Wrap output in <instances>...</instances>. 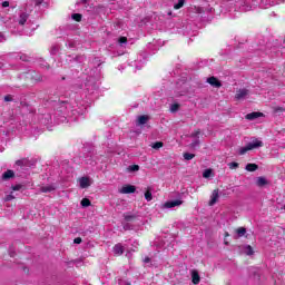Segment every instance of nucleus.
Listing matches in <instances>:
<instances>
[{
	"label": "nucleus",
	"instance_id": "41",
	"mask_svg": "<svg viewBox=\"0 0 285 285\" xmlns=\"http://www.w3.org/2000/svg\"><path fill=\"white\" fill-rule=\"evenodd\" d=\"M285 111V108L284 107H276L274 109V112H284Z\"/></svg>",
	"mask_w": 285,
	"mask_h": 285
},
{
	"label": "nucleus",
	"instance_id": "42",
	"mask_svg": "<svg viewBox=\"0 0 285 285\" xmlns=\"http://www.w3.org/2000/svg\"><path fill=\"white\" fill-rule=\"evenodd\" d=\"M40 66H41V68H50V65L47 63V62L43 61V60L40 62Z\"/></svg>",
	"mask_w": 285,
	"mask_h": 285
},
{
	"label": "nucleus",
	"instance_id": "47",
	"mask_svg": "<svg viewBox=\"0 0 285 285\" xmlns=\"http://www.w3.org/2000/svg\"><path fill=\"white\" fill-rule=\"evenodd\" d=\"M149 262H150V257H145L144 263L149 264Z\"/></svg>",
	"mask_w": 285,
	"mask_h": 285
},
{
	"label": "nucleus",
	"instance_id": "40",
	"mask_svg": "<svg viewBox=\"0 0 285 285\" xmlns=\"http://www.w3.org/2000/svg\"><path fill=\"white\" fill-rule=\"evenodd\" d=\"M124 230H132V225H130L129 223L125 224Z\"/></svg>",
	"mask_w": 285,
	"mask_h": 285
},
{
	"label": "nucleus",
	"instance_id": "36",
	"mask_svg": "<svg viewBox=\"0 0 285 285\" xmlns=\"http://www.w3.org/2000/svg\"><path fill=\"white\" fill-rule=\"evenodd\" d=\"M245 253H246V255H253V247L250 245H247L245 247Z\"/></svg>",
	"mask_w": 285,
	"mask_h": 285
},
{
	"label": "nucleus",
	"instance_id": "22",
	"mask_svg": "<svg viewBox=\"0 0 285 285\" xmlns=\"http://www.w3.org/2000/svg\"><path fill=\"white\" fill-rule=\"evenodd\" d=\"M11 190H26V185L18 184V185L11 186Z\"/></svg>",
	"mask_w": 285,
	"mask_h": 285
},
{
	"label": "nucleus",
	"instance_id": "38",
	"mask_svg": "<svg viewBox=\"0 0 285 285\" xmlns=\"http://www.w3.org/2000/svg\"><path fill=\"white\" fill-rule=\"evenodd\" d=\"M14 199V196L12 194H9L4 197V202H12Z\"/></svg>",
	"mask_w": 285,
	"mask_h": 285
},
{
	"label": "nucleus",
	"instance_id": "49",
	"mask_svg": "<svg viewBox=\"0 0 285 285\" xmlns=\"http://www.w3.org/2000/svg\"><path fill=\"white\" fill-rule=\"evenodd\" d=\"M95 61H96V63H98V61H99V58H95Z\"/></svg>",
	"mask_w": 285,
	"mask_h": 285
},
{
	"label": "nucleus",
	"instance_id": "48",
	"mask_svg": "<svg viewBox=\"0 0 285 285\" xmlns=\"http://www.w3.org/2000/svg\"><path fill=\"white\" fill-rule=\"evenodd\" d=\"M60 121H66V116H63V117L60 119Z\"/></svg>",
	"mask_w": 285,
	"mask_h": 285
},
{
	"label": "nucleus",
	"instance_id": "4",
	"mask_svg": "<svg viewBox=\"0 0 285 285\" xmlns=\"http://www.w3.org/2000/svg\"><path fill=\"white\" fill-rule=\"evenodd\" d=\"M27 79H31V81L41 82V81H43V76H41L37 71H30L27 73Z\"/></svg>",
	"mask_w": 285,
	"mask_h": 285
},
{
	"label": "nucleus",
	"instance_id": "24",
	"mask_svg": "<svg viewBox=\"0 0 285 285\" xmlns=\"http://www.w3.org/2000/svg\"><path fill=\"white\" fill-rule=\"evenodd\" d=\"M184 3H186V0H178V3L174 6L175 10H180V8H184Z\"/></svg>",
	"mask_w": 285,
	"mask_h": 285
},
{
	"label": "nucleus",
	"instance_id": "55",
	"mask_svg": "<svg viewBox=\"0 0 285 285\" xmlns=\"http://www.w3.org/2000/svg\"><path fill=\"white\" fill-rule=\"evenodd\" d=\"M6 40V38H3V40H1V41H4Z\"/></svg>",
	"mask_w": 285,
	"mask_h": 285
},
{
	"label": "nucleus",
	"instance_id": "50",
	"mask_svg": "<svg viewBox=\"0 0 285 285\" xmlns=\"http://www.w3.org/2000/svg\"><path fill=\"white\" fill-rule=\"evenodd\" d=\"M0 153H3V147L0 146Z\"/></svg>",
	"mask_w": 285,
	"mask_h": 285
},
{
	"label": "nucleus",
	"instance_id": "3",
	"mask_svg": "<svg viewBox=\"0 0 285 285\" xmlns=\"http://www.w3.org/2000/svg\"><path fill=\"white\" fill-rule=\"evenodd\" d=\"M248 95H250V91L246 88L238 89L235 95V99L237 101H242L244 99H248Z\"/></svg>",
	"mask_w": 285,
	"mask_h": 285
},
{
	"label": "nucleus",
	"instance_id": "8",
	"mask_svg": "<svg viewBox=\"0 0 285 285\" xmlns=\"http://www.w3.org/2000/svg\"><path fill=\"white\" fill-rule=\"evenodd\" d=\"M219 199V189H214L210 196L209 206H215Z\"/></svg>",
	"mask_w": 285,
	"mask_h": 285
},
{
	"label": "nucleus",
	"instance_id": "34",
	"mask_svg": "<svg viewBox=\"0 0 285 285\" xmlns=\"http://www.w3.org/2000/svg\"><path fill=\"white\" fill-rule=\"evenodd\" d=\"M179 110V104H174L170 106V112H177Z\"/></svg>",
	"mask_w": 285,
	"mask_h": 285
},
{
	"label": "nucleus",
	"instance_id": "30",
	"mask_svg": "<svg viewBox=\"0 0 285 285\" xmlns=\"http://www.w3.org/2000/svg\"><path fill=\"white\" fill-rule=\"evenodd\" d=\"M73 61H78V63H83V61H86V57L85 56H76L73 58Z\"/></svg>",
	"mask_w": 285,
	"mask_h": 285
},
{
	"label": "nucleus",
	"instance_id": "19",
	"mask_svg": "<svg viewBox=\"0 0 285 285\" xmlns=\"http://www.w3.org/2000/svg\"><path fill=\"white\" fill-rule=\"evenodd\" d=\"M125 222H135L137 219V215L135 214H124Z\"/></svg>",
	"mask_w": 285,
	"mask_h": 285
},
{
	"label": "nucleus",
	"instance_id": "46",
	"mask_svg": "<svg viewBox=\"0 0 285 285\" xmlns=\"http://www.w3.org/2000/svg\"><path fill=\"white\" fill-rule=\"evenodd\" d=\"M16 58H19L20 61H28V59H26V56H17Z\"/></svg>",
	"mask_w": 285,
	"mask_h": 285
},
{
	"label": "nucleus",
	"instance_id": "14",
	"mask_svg": "<svg viewBox=\"0 0 285 285\" xmlns=\"http://www.w3.org/2000/svg\"><path fill=\"white\" fill-rule=\"evenodd\" d=\"M80 188H88L90 187V179L88 177H81L79 179Z\"/></svg>",
	"mask_w": 285,
	"mask_h": 285
},
{
	"label": "nucleus",
	"instance_id": "12",
	"mask_svg": "<svg viewBox=\"0 0 285 285\" xmlns=\"http://www.w3.org/2000/svg\"><path fill=\"white\" fill-rule=\"evenodd\" d=\"M29 18H30V14H28L26 12L20 13L19 19H18L19 26H26V21H28Z\"/></svg>",
	"mask_w": 285,
	"mask_h": 285
},
{
	"label": "nucleus",
	"instance_id": "52",
	"mask_svg": "<svg viewBox=\"0 0 285 285\" xmlns=\"http://www.w3.org/2000/svg\"><path fill=\"white\" fill-rule=\"evenodd\" d=\"M0 68H3V63L2 62H0Z\"/></svg>",
	"mask_w": 285,
	"mask_h": 285
},
{
	"label": "nucleus",
	"instance_id": "11",
	"mask_svg": "<svg viewBox=\"0 0 285 285\" xmlns=\"http://www.w3.org/2000/svg\"><path fill=\"white\" fill-rule=\"evenodd\" d=\"M14 177V171L12 169H8L1 176L2 181H8V179H12Z\"/></svg>",
	"mask_w": 285,
	"mask_h": 285
},
{
	"label": "nucleus",
	"instance_id": "16",
	"mask_svg": "<svg viewBox=\"0 0 285 285\" xmlns=\"http://www.w3.org/2000/svg\"><path fill=\"white\" fill-rule=\"evenodd\" d=\"M191 282L193 284H199L202 282V278L199 277V273L197 271L191 272Z\"/></svg>",
	"mask_w": 285,
	"mask_h": 285
},
{
	"label": "nucleus",
	"instance_id": "35",
	"mask_svg": "<svg viewBox=\"0 0 285 285\" xmlns=\"http://www.w3.org/2000/svg\"><path fill=\"white\" fill-rule=\"evenodd\" d=\"M199 144H200L199 138H196V140H194V141L189 145V147H190V148H197V146H199Z\"/></svg>",
	"mask_w": 285,
	"mask_h": 285
},
{
	"label": "nucleus",
	"instance_id": "23",
	"mask_svg": "<svg viewBox=\"0 0 285 285\" xmlns=\"http://www.w3.org/2000/svg\"><path fill=\"white\" fill-rule=\"evenodd\" d=\"M145 199L146 202H153V191H150V188L145 193Z\"/></svg>",
	"mask_w": 285,
	"mask_h": 285
},
{
	"label": "nucleus",
	"instance_id": "9",
	"mask_svg": "<svg viewBox=\"0 0 285 285\" xmlns=\"http://www.w3.org/2000/svg\"><path fill=\"white\" fill-rule=\"evenodd\" d=\"M207 83L213 86V88H222V82L216 77L207 78Z\"/></svg>",
	"mask_w": 285,
	"mask_h": 285
},
{
	"label": "nucleus",
	"instance_id": "21",
	"mask_svg": "<svg viewBox=\"0 0 285 285\" xmlns=\"http://www.w3.org/2000/svg\"><path fill=\"white\" fill-rule=\"evenodd\" d=\"M183 157L186 161H190V159H195V154L185 153Z\"/></svg>",
	"mask_w": 285,
	"mask_h": 285
},
{
	"label": "nucleus",
	"instance_id": "33",
	"mask_svg": "<svg viewBox=\"0 0 285 285\" xmlns=\"http://www.w3.org/2000/svg\"><path fill=\"white\" fill-rule=\"evenodd\" d=\"M81 14L80 13H73L72 16H71V19H73V21H81Z\"/></svg>",
	"mask_w": 285,
	"mask_h": 285
},
{
	"label": "nucleus",
	"instance_id": "10",
	"mask_svg": "<svg viewBox=\"0 0 285 285\" xmlns=\"http://www.w3.org/2000/svg\"><path fill=\"white\" fill-rule=\"evenodd\" d=\"M256 186H258V188H264V186H268V179H266V177L264 176L257 177Z\"/></svg>",
	"mask_w": 285,
	"mask_h": 285
},
{
	"label": "nucleus",
	"instance_id": "7",
	"mask_svg": "<svg viewBox=\"0 0 285 285\" xmlns=\"http://www.w3.org/2000/svg\"><path fill=\"white\" fill-rule=\"evenodd\" d=\"M264 114L259 112V111H254L250 114H247L245 116V119H247L248 121H255V119H259V117H263Z\"/></svg>",
	"mask_w": 285,
	"mask_h": 285
},
{
	"label": "nucleus",
	"instance_id": "29",
	"mask_svg": "<svg viewBox=\"0 0 285 285\" xmlns=\"http://www.w3.org/2000/svg\"><path fill=\"white\" fill-rule=\"evenodd\" d=\"M118 43H119V46H126V43H128V38H126V37H120V38L118 39Z\"/></svg>",
	"mask_w": 285,
	"mask_h": 285
},
{
	"label": "nucleus",
	"instance_id": "44",
	"mask_svg": "<svg viewBox=\"0 0 285 285\" xmlns=\"http://www.w3.org/2000/svg\"><path fill=\"white\" fill-rule=\"evenodd\" d=\"M81 237H77L73 239V244H81Z\"/></svg>",
	"mask_w": 285,
	"mask_h": 285
},
{
	"label": "nucleus",
	"instance_id": "1",
	"mask_svg": "<svg viewBox=\"0 0 285 285\" xmlns=\"http://www.w3.org/2000/svg\"><path fill=\"white\" fill-rule=\"evenodd\" d=\"M262 146H264V142L262 140L254 139L253 141L248 142L247 146L240 147L238 149V155H246L248 150H255L257 148H262Z\"/></svg>",
	"mask_w": 285,
	"mask_h": 285
},
{
	"label": "nucleus",
	"instance_id": "5",
	"mask_svg": "<svg viewBox=\"0 0 285 285\" xmlns=\"http://www.w3.org/2000/svg\"><path fill=\"white\" fill-rule=\"evenodd\" d=\"M137 190V187H135V185H127L125 187H122L119 193H121V195H132V193H135Z\"/></svg>",
	"mask_w": 285,
	"mask_h": 285
},
{
	"label": "nucleus",
	"instance_id": "26",
	"mask_svg": "<svg viewBox=\"0 0 285 285\" xmlns=\"http://www.w3.org/2000/svg\"><path fill=\"white\" fill-rule=\"evenodd\" d=\"M236 233H237L238 237H244V235H246V228L240 227V228L236 229Z\"/></svg>",
	"mask_w": 285,
	"mask_h": 285
},
{
	"label": "nucleus",
	"instance_id": "28",
	"mask_svg": "<svg viewBox=\"0 0 285 285\" xmlns=\"http://www.w3.org/2000/svg\"><path fill=\"white\" fill-rule=\"evenodd\" d=\"M80 204L82 208H88V206H90V199L83 198Z\"/></svg>",
	"mask_w": 285,
	"mask_h": 285
},
{
	"label": "nucleus",
	"instance_id": "20",
	"mask_svg": "<svg viewBox=\"0 0 285 285\" xmlns=\"http://www.w3.org/2000/svg\"><path fill=\"white\" fill-rule=\"evenodd\" d=\"M151 148H154V150H159V148H164V142L161 141L154 142L151 145Z\"/></svg>",
	"mask_w": 285,
	"mask_h": 285
},
{
	"label": "nucleus",
	"instance_id": "51",
	"mask_svg": "<svg viewBox=\"0 0 285 285\" xmlns=\"http://www.w3.org/2000/svg\"><path fill=\"white\" fill-rule=\"evenodd\" d=\"M0 39H3V33H0Z\"/></svg>",
	"mask_w": 285,
	"mask_h": 285
},
{
	"label": "nucleus",
	"instance_id": "17",
	"mask_svg": "<svg viewBox=\"0 0 285 285\" xmlns=\"http://www.w3.org/2000/svg\"><path fill=\"white\" fill-rule=\"evenodd\" d=\"M114 253H115V255H124V245L116 244L114 246Z\"/></svg>",
	"mask_w": 285,
	"mask_h": 285
},
{
	"label": "nucleus",
	"instance_id": "37",
	"mask_svg": "<svg viewBox=\"0 0 285 285\" xmlns=\"http://www.w3.org/2000/svg\"><path fill=\"white\" fill-rule=\"evenodd\" d=\"M4 101H14V97L12 95H7L3 98Z\"/></svg>",
	"mask_w": 285,
	"mask_h": 285
},
{
	"label": "nucleus",
	"instance_id": "43",
	"mask_svg": "<svg viewBox=\"0 0 285 285\" xmlns=\"http://www.w3.org/2000/svg\"><path fill=\"white\" fill-rule=\"evenodd\" d=\"M10 7V2L9 1H3L2 2V8H9Z\"/></svg>",
	"mask_w": 285,
	"mask_h": 285
},
{
	"label": "nucleus",
	"instance_id": "53",
	"mask_svg": "<svg viewBox=\"0 0 285 285\" xmlns=\"http://www.w3.org/2000/svg\"><path fill=\"white\" fill-rule=\"evenodd\" d=\"M18 176H19V177H23V175H21V174H19Z\"/></svg>",
	"mask_w": 285,
	"mask_h": 285
},
{
	"label": "nucleus",
	"instance_id": "45",
	"mask_svg": "<svg viewBox=\"0 0 285 285\" xmlns=\"http://www.w3.org/2000/svg\"><path fill=\"white\" fill-rule=\"evenodd\" d=\"M66 108V102H61V106H60V109H59V112H63V109Z\"/></svg>",
	"mask_w": 285,
	"mask_h": 285
},
{
	"label": "nucleus",
	"instance_id": "54",
	"mask_svg": "<svg viewBox=\"0 0 285 285\" xmlns=\"http://www.w3.org/2000/svg\"><path fill=\"white\" fill-rule=\"evenodd\" d=\"M283 210H285V205H284V207H283Z\"/></svg>",
	"mask_w": 285,
	"mask_h": 285
},
{
	"label": "nucleus",
	"instance_id": "31",
	"mask_svg": "<svg viewBox=\"0 0 285 285\" xmlns=\"http://www.w3.org/2000/svg\"><path fill=\"white\" fill-rule=\"evenodd\" d=\"M199 135H202V130L197 129L195 132L190 135V137L194 139H199Z\"/></svg>",
	"mask_w": 285,
	"mask_h": 285
},
{
	"label": "nucleus",
	"instance_id": "18",
	"mask_svg": "<svg viewBox=\"0 0 285 285\" xmlns=\"http://www.w3.org/2000/svg\"><path fill=\"white\" fill-rule=\"evenodd\" d=\"M148 119H149V117L146 116V115L139 116V117H138V125H139V126H144L145 124L148 122Z\"/></svg>",
	"mask_w": 285,
	"mask_h": 285
},
{
	"label": "nucleus",
	"instance_id": "15",
	"mask_svg": "<svg viewBox=\"0 0 285 285\" xmlns=\"http://www.w3.org/2000/svg\"><path fill=\"white\" fill-rule=\"evenodd\" d=\"M55 190H57V187H55V185H46L40 187L41 193H52Z\"/></svg>",
	"mask_w": 285,
	"mask_h": 285
},
{
	"label": "nucleus",
	"instance_id": "13",
	"mask_svg": "<svg viewBox=\"0 0 285 285\" xmlns=\"http://www.w3.org/2000/svg\"><path fill=\"white\" fill-rule=\"evenodd\" d=\"M245 170H247V173H255V170H259V166L257 164L249 163L245 166Z\"/></svg>",
	"mask_w": 285,
	"mask_h": 285
},
{
	"label": "nucleus",
	"instance_id": "27",
	"mask_svg": "<svg viewBox=\"0 0 285 285\" xmlns=\"http://www.w3.org/2000/svg\"><path fill=\"white\" fill-rule=\"evenodd\" d=\"M129 173H137L139 170V165H131L127 168Z\"/></svg>",
	"mask_w": 285,
	"mask_h": 285
},
{
	"label": "nucleus",
	"instance_id": "6",
	"mask_svg": "<svg viewBox=\"0 0 285 285\" xmlns=\"http://www.w3.org/2000/svg\"><path fill=\"white\" fill-rule=\"evenodd\" d=\"M181 204H184V200H168L164 204V208H176L177 206H181Z\"/></svg>",
	"mask_w": 285,
	"mask_h": 285
},
{
	"label": "nucleus",
	"instance_id": "39",
	"mask_svg": "<svg viewBox=\"0 0 285 285\" xmlns=\"http://www.w3.org/2000/svg\"><path fill=\"white\" fill-rule=\"evenodd\" d=\"M57 52H59V47L53 46V47L51 48V55H57Z\"/></svg>",
	"mask_w": 285,
	"mask_h": 285
},
{
	"label": "nucleus",
	"instance_id": "25",
	"mask_svg": "<svg viewBox=\"0 0 285 285\" xmlns=\"http://www.w3.org/2000/svg\"><path fill=\"white\" fill-rule=\"evenodd\" d=\"M213 175V169H205L203 173L204 179H208Z\"/></svg>",
	"mask_w": 285,
	"mask_h": 285
},
{
	"label": "nucleus",
	"instance_id": "32",
	"mask_svg": "<svg viewBox=\"0 0 285 285\" xmlns=\"http://www.w3.org/2000/svg\"><path fill=\"white\" fill-rule=\"evenodd\" d=\"M228 167H229L232 170H235V169L239 168V163H229V164H228Z\"/></svg>",
	"mask_w": 285,
	"mask_h": 285
},
{
	"label": "nucleus",
	"instance_id": "2",
	"mask_svg": "<svg viewBox=\"0 0 285 285\" xmlns=\"http://www.w3.org/2000/svg\"><path fill=\"white\" fill-rule=\"evenodd\" d=\"M31 166H35V163L28 158H21L16 161L17 173H23V170H29Z\"/></svg>",
	"mask_w": 285,
	"mask_h": 285
}]
</instances>
